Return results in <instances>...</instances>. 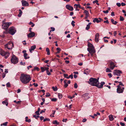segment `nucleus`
I'll use <instances>...</instances> for the list:
<instances>
[{
	"label": "nucleus",
	"mask_w": 126,
	"mask_h": 126,
	"mask_svg": "<svg viewBox=\"0 0 126 126\" xmlns=\"http://www.w3.org/2000/svg\"><path fill=\"white\" fill-rule=\"evenodd\" d=\"M99 78H98L97 79L95 78H91L89 79L88 81L89 83L93 86H95L99 88H102L103 85L105 84V82H101V83H99L98 81Z\"/></svg>",
	"instance_id": "obj_1"
},
{
	"label": "nucleus",
	"mask_w": 126,
	"mask_h": 126,
	"mask_svg": "<svg viewBox=\"0 0 126 126\" xmlns=\"http://www.w3.org/2000/svg\"><path fill=\"white\" fill-rule=\"evenodd\" d=\"M31 79L30 76L26 74H21L20 77V80L22 83L24 84L29 83L31 80Z\"/></svg>",
	"instance_id": "obj_2"
},
{
	"label": "nucleus",
	"mask_w": 126,
	"mask_h": 126,
	"mask_svg": "<svg viewBox=\"0 0 126 126\" xmlns=\"http://www.w3.org/2000/svg\"><path fill=\"white\" fill-rule=\"evenodd\" d=\"M88 48H87V50L92 56L95 52L94 47L92 44L89 42L88 43Z\"/></svg>",
	"instance_id": "obj_3"
},
{
	"label": "nucleus",
	"mask_w": 126,
	"mask_h": 126,
	"mask_svg": "<svg viewBox=\"0 0 126 126\" xmlns=\"http://www.w3.org/2000/svg\"><path fill=\"white\" fill-rule=\"evenodd\" d=\"M0 54L2 56H4L5 59H7L10 55L9 52L5 51L2 49L0 50Z\"/></svg>",
	"instance_id": "obj_4"
},
{
	"label": "nucleus",
	"mask_w": 126,
	"mask_h": 126,
	"mask_svg": "<svg viewBox=\"0 0 126 126\" xmlns=\"http://www.w3.org/2000/svg\"><path fill=\"white\" fill-rule=\"evenodd\" d=\"M14 47L13 43L11 41H9L7 44L4 45L5 48H7L9 49H11Z\"/></svg>",
	"instance_id": "obj_5"
},
{
	"label": "nucleus",
	"mask_w": 126,
	"mask_h": 126,
	"mask_svg": "<svg viewBox=\"0 0 126 126\" xmlns=\"http://www.w3.org/2000/svg\"><path fill=\"white\" fill-rule=\"evenodd\" d=\"M18 59L15 55H13L11 59V61L13 63L15 64L18 63Z\"/></svg>",
	"instance_id": "obj_6"
},
{
	"label": "nucleus",
	"mask_w": 126,
	"mask_h": 126,
	"mask_svg": "<svg viewBox=\"0 0 126 126\" xmlns=\"http://www.w3.org/2000/svg\"><path fill=\"white\" fill-rule=\"evenodd\" d=\"M16 32V30L14 27H12L9 28L8 32L11 35H14Z\"/></svg>",
	"instance_id": "obj_7"
},
{
	"label": "nucleus",
	"mask_w": 126,
	"mask_h": 126,
	"mask_svg": "<svg viewBox=\"0 0 126 126\" xmlns=\"http://www.w3.org/2000/svg\"><path fill=\"white\" fill-rule=\"evenodd\" d=\"M12 23L10 22L4 23L2 25V28L4 29H6Z\"/></svg>",
	"instance_id": "obj_8"
},
{
	"label": "nucleus",
	"mask_w": 126,
	"mask_h": 126,
	"mask_svg": "<svg viewBox=\"0 0 126 126\" xmlns=\"http://www.w3.org/2000/svg\"><path fill=\"white\" fill-rule=\"evenodd\" d=\"M113 73L114 75L120 76V74L122 73V72L121 70L116 69L113 71Z\"/></svg>",
	"instance_id": "obj_9"
},
{
	"label": "nucleus",
	"mask_w": 126,
	"mask_h": 126,
	"mask_svg": "<svg viewBox=\"0 0 126 126\" xmlns=\"http://www.w3.org/2000/svg\"><path fill=\"white\" fill-rule=\"evenodd\" d=\"M124 89V87H122L119 85H118L117 86V92L119 93H122Z\"/></svg>",
	"instance_id": "obj_10"
},
{
	"label": "nucleus",
	"mask_w": 126,
	"mask_h": 126,
	"mask_svg": "<svg viewBox=\"0 0 126 126\" xmlns=\"http://www.w3.org/2000/svg\"><path fill=\"white\" fill-rule=\"evenodd\" d=\"M89 94L88 93H86L83 94L82 96L81 97L85 100H86L89 99L90 97L88 96Z\"/></svg>",
	"instance_id": "obj_11"
},
{
	"label": "nucleus",
	"mask_w": 126,
	"mask_h": 126,
	"mask_svg": "<svg viewBox=\"0 0 126 126\" xmlns=\"http://www.w3.org/2000/svg\"><path fill=\"white\" fill-rule=\"evenodd\" d=\"M22 6H28L29 5V4L28 2L26 1L22 0L21 1Z\"/></svg>",
	"instance_id": "obj_12"
},
{
	"label": "nucleus",
	"mask_w": 126,
	"mask_h": 126,
	"mask_svg": "<svg viewBox=\"0 0 126 126\" xmlns=\"http://www.w3.org/2000/svg\"><path fill=\"white\" fill-rule=\"evenodd\" d=\"M74 6L75 7H75V8L76 9V10H77L78 11H79V9H77V8H78V7H79V8H81L83 10H85L84 8L83 7H81V6L79 4H75L74 5Z\"/></svg>",
	"instance_id": "obj_13"
},
{
	"label": "nucleus",
	"mask_w": 126,
	"mask_h": 126,
	"mask_svg": "<svg viewBox=\"0 0 126 126\" xmlns=\"http://www.w3.org/2000/svg\"><path fill=\"white\" fill-rule=\"evenodd\" d=\"M99 35L98 33H96L95 36V40L96 42L97 43L99 41Z\"/></svg>",
	"instance_id": "obj_14"
},
{
	"label": "nucleus",
	"mask_w": 126,
	"mask_h": 126,
	"mask_svg": "<svg viewBox=\"0 0 126 126\" xmlns=\"http://www.w3.org/2000/svg\"><path fill=\"white\" fill-rule=\"evenodd\" d=\"M66 8L70 11H72L73 10V7L69 4H67L66 6Z\"/></svg>",
	"instance_id": "obj_15"
},
{
	"label": "nucleus",
	"mask_w": 126,
	"mask_h": 126,
	"mask_svg": "<svg viewBox=\"0 0 126 126\" xmlns=\"http://www.w3.org/2000/svg\"><path fill=\"white\" fill-rule=\"evenodd\" d=\"M35 35V34L34 32H31L28 35V37L31 38L34 36Z\"/></svg>",
	"instance_id": "obj_16"
},
{
	"label": "nucleus",
	"mask_w": 126,
	"mask_h": 126,
	"mask_svg": "<svg viewBox=\"0 0 126 126\" xmlns=\"http://www.w3.org/2000/svg\"><path fill=\"white\" fill-rule=\"evenodd\" d=\"M36 48V46L35 45H34L32 46L30 49H29V51L30 52H32V51L33 50Z\"/></svg>",
	"instance_id": "obj_17"
},
{
	"label": "nucleus",
	"mask_w": 126,
	"mask_h": 126,
	"mask_svg": "<svg viewBox=\"0 0 126 126\" xmlns=\"http://www.w3.org/2000/svg\"><path fill=\"white\" fill-rule=\"evenodd\" d=\"M90 72V70L88 69L84 70V74L86 75L88 74Z\"/></svg>",
	"instance_id": "obj_18"
},
{
	"label": "nucleus",
	"mask_w": 126,
	"mask_h": 126,
	"mask_svg": "<svg viewBox=\"0 0 126 126\" xmlns=\"http://www.w3.org/2000/svg\"><path fill=\"white\" fill-rule=\"evenodd\" d=\"M110 69L113 70L115 67V65L112 62H110Z\"/></svg>",
	"instance_id": "obj_19"
},
{
	"label": "nucleus",
	"mask_w": 126,
	"mask_h": 126,
	"mask_svg": "<svg viewBox=\"0 0 126 126\" xmlns=\"http://www.w3.org/2000/svg\"><path fill=\"white\" fill-rule=\"evenodd\" d=\"M98 19V18H95L94 20H93V22L94 23H95V22H96L97 23H99L100 22V21H99Z\"/></svg>",
	"instance_id": "obj_20"
},
{
	"label": "nucleus",
	"mask_w": 126,
	"mask_h": 126,
	"mask_svg": "<svg viewBox=\"0 0 126 126\" xmlns=\"http://www.w3.org/2000/svg\"><path fill=\"white\" fill-rule=\"evenodd\" d=\"M67 80H65L64 81V86L65 88H66L68 85V84L67 83Z\"/></svg>",
	"instance_id": "obj_21"
},
{
	"label": "nucleus",
	"mask_w": 126,
	"mask_h": 126,
	"mask_svg": "<svg viewBox=\"0 0 126 126\" xmlns=\"http://www.w3.org/2000/svg\"><path fill=\"white\" fill-rule=\"evenodd\" d=\"M111 21L112 24L115 25H116L118 23L117 21H114V20L113 19H111Z\"/></svg>",
	"instance_id": "obj_22"
},
{
	"label": "nucleus",
	"mask_w": 126,
	"mask_h": 126,
	"mask_svg": "<svg viewBox=\"0 0 126 126\" xmlns=\"http://www.w3.org/2000/svg\"><path fill=\"white\" fill-rule=\"evenodd\" d=\"M24 56L25 59H28L29 58V57L27 53H25L24 55Z\"/></svg>",
	"instance_id": "obj_23"
},
{
	"label": "nucleus",
	"mask_w": 126,
	"mask_h": 126,
	"mask_svg": "<svg viewBox=\"0 0 126 126\" xmlns=\"http://www.w3.org/2000/svg\"><path fill=\"white\" fill-rule=\"evenodd\" d=\"M2 104L4 105H5L6 106H7L8 104V103L7 102V100H5V101H2Z\"/></svg>",
	"instance_id": "obj_24"
},
{
	"label": "nucleus",
	"mask_w": 126,
	"mask_h": 126,
	"mask_svg": "<svg viewBox=\"0 0 126 126\" xmlns=\"http://www.w3.org/2000/svg\"><path fill=\"white\" fill-rule=\"evenodd\" d=\"M109 117L110 121H112L113 120L114 118L113 115H110L109 116Z\"/></svg>",
	"instance_id": "obj_25"
},
{
	"label": "nucleus",
	"mask_w": 126,
	"mask_h": 126,
	"mask_svg": "<svg viewBox=\"0 0 126 126\" xmlns=\"http://www.w3.org/2000/svg\"><path fill=\"white\" fill-rule=\"evenodd\" d=\"M46 51L47 52V54L48 55H50V51L49 49L48 48H46Z\"/></svg>",
	"instance_id": "obj_26"
},
{
	"label": "nucleus",
	"mask_w": 126,
	"mask_h": 126,
	"mask_svg": "<svg viewBox=\"0 0 126 126\" xmlns=\"http://www.w3.org/2000/svg\"><path fill=\"white\" fill-rule=\"evenodd\" d=\"M84 13L85 14L86 16H89V14L87 11L85 10L84 11Z\"/></svg>",
	"instance_id": "obj_27"
},
{
	"label": "nucleus",
	"mask_w": 126,
	"mask_h": 126,
	"mask_svg": "<svg viewBox=\"0 0 126 126\" xmlns=\"http://www.w3.org/2000/svg\"><path fill=\"white\" fill-rule=\"evenodd\" d=\"M57 50H58V51L56 53V54L59 53L61 50L60 48L59 47H57Z\"/></svg>",
	"instance_id": "obj_28"
},
{
	"label": "nucleus",
	"mask_w": 126,
	"mask_h": 126,
	"mask_svg": "<svg viewBox=\"0 0 126 126\" xmlns=\"http://www.w3.org/2000/svg\"><path fill=\"white\" fill-rule=\"evenodd\" d=\"M19 14L18 15V16L19 17H20L21 16L22 12L20 9L19 10Z\"/></svg>",
	"instance_id": "obj_29"
},
{
	"label": "nucleus",
	"mask_w": 126,
	"mask_h": 126,
	"mask_svg": "<svg viewBox=\"0 0 126 126\" xmlns=\"http://www.w3.org/2000/svg\"><path fill=\"white\" fill-rule=\"evenodd\" d=\"M52 88L54 91H56L58 89L56 87H54L53 86L52 87Z\"/></svg>",
	"instance_id": "obj_30"
},
{
	"label": "nucleus",
	"mask_w": 126,
	"mask_h": 126,
	"mask_svg": "<svg viewBox=\"0 0 126 126\" xmlns=\"http://www.w3.org/2000/svg\"><path fill=\"white\" fill-rule=\"evenodd\" d=\"M29 25H31V27H33L35 25V24H34L32 22H30L29 24Z\"/></svg>",
	"instance_id": "obj_31"
},
{
	"label": "nucleus",
	"mask_w": 126,
	"mask_h": 126,
	"mask_svg": "<svg viewBox=\"0 0 126 126\" xmlns=\"http://www.w3.org/2000/svg\"><path fill=\"white\" fill-rule=\"evenodd\" d=\"M53 123L54 124H56L57 125L59 124V123L58 122L57 120L53 121Z\"/></svg>",
	"instance_id": "obj_32"
},
{
	"label": "nucleus",
	"mask_w": 126,
	"mask_h": 126,
	"mask_svg": "<svg viewBox=\"0 0 126 126\" xmlns=\"http://www.w3.org/2000/svg\"><path fill=\"white\" fill-rule=\"evenodd\" d=\"M71 78V79H72L73 78V75L72 74L70 75L69 77L66 78V79H68L69 78Z\"/></svg>",
	"instance_id": "obj_33"
},
{
	"label": "nucleus",
	"mask_w": 126,
	"mask_h": 126,
	"mask_svg": "<svg viewBox=\"0 0 126 126\" xmlns=\"http://www.w3.org/2000/svg\"><path fill=\"white\" fill-rule=\"evenodd\" d=\"M58 96L59 98L60 99L63 96L60 93H59L58 94Z\"/></svg>",
	"instance_id": "obj_34"
},
{
	"label": "nucleus",
	"mask_w": 126,
	"mask_h": 126,
	"mask_svg": "<svg viewBox=\"0 0 126 126\" xmlns=\"http://www.w3.org/2000/svg\"><path fill=\"white\" fill-rule=\"evenodd\" d=\"M50 121V120L49 118H46L45 119H44L43 120L44 122H45L46 121Z\"/></svg>",
	"instance_id": "obj_35"
},
{
	"label": "nucleus",
	"mask_w": 126,
	"mask_h": 126,
	"mask_svg": "<svg viewBox=\"0 0 126 126\" xmlns=\"http://www.w3.org/2000/svg\"><path fill=\"white\" fill-rule=\"evenodd\" d=\"M90 26L87 25L85 28L86 30H88L90 28Z\"/></svg>",
	"instance_id": "obj_36"
},
{
	"label": "nucleus",
	"mask_w": 126,
	"mask_h": 126,
	"mask_svg": "<svg viewBox=\"0 0 126 126\" xmlns=\"http://www.w3.org/2000/svg\"><path fill=\"white\" fill-rule=\"evenodd\" d=\"M124 17L121 16H120V21H123L124 20Z\"/></svg>",
	"instance_id": "obj_37"
},
{
	"label": "nucleus",
	"mask_w": 126,
	"mask_h": 126,
	"mask_svg": "<svg viewBox=\"0 0 126 126\" xmlns=\"http://www.w3.org/2000/svg\"><path fill=\"white\" fill-rule=\"evenodd\" d=\"M33 116L35 117V118L36 119H37L39 117V115L36 116V115H33Z\"/></svg>",
	"instance_id": "obj_38"
},
{
	"label": "nucleus",
	"mask_w": 126,
	"mask_h": 126,
	"mask_svg": "<svg viewBox=\"0 0 126 126\" xmlns=\"http://www.w3.org/2000/svg\"><path fill=\"white\" fill-rule=\"evenodd\" d=\"M111 72V70L109 68H107L106 69V72Z\"/></svg>",
	"instance_id": "obj_39"
},
{
	"label": "nucleus",
	"mask_w": 126,
	"mask_h": 126,
	"mask_svg": "<svg viewBox=\"0 0 126 126\" xmlns=\"http://www.w3.org/2000/svg\"><path fill=\"white\" fill-rule=\"evenodd\" d=\"M51 30H50V32H51L52 31H54L55 30V29L54 28H53L52 27H51Z\"/></svg>",
	"instance_id": "obj_40"
},
{
	"label": "nucleus",
	"mask_w": 126,
	"mask_h": 126,
	"mask_svg": "<svg viewBox=\"0 0 126 126\" xmlns=\"http://www.w3.org/2000/svg\"><path fill=\"white\" fill-rule=\"evenodd\" d=\"M46 73H47V74L48 75H51V73L49 72V71H48V70L46 71Z\"/></svg>",
	"instance_id": "obj_41"
},
{
	"label": "nucleus",
	"mask_w": 126,
	"mask_h": 126,
	"mask_svg": "<svg viewBox=\"0 0 126 126\" xmlns=\"http://www.w3.org/2000/svg\"><path fill=\"white\" fill-rule=\"evenodd\" d=\"M75 23V22L73 20L71 22V25L73 27H74L75 26V25L74 23Z\"/></svg>",
	"instance_id": "obj_42"
},
{
	"label": "nucleus",
	"mask_w": 126,
	"mask_h": 126,
	"mask_svg": "<svg viewBox=\"0 0 126 126\" xmlns=\"http://www.w3.org/2000/svg\"><path fill=\"white\" fill-rule=\"evenodd\" d=\"M6 86L7 87H10V85L9 82H8L6 84Z\"/></svg>",
	"instance_id": "obj_43"
},
{
	"label": "nucleus",
	"mask_w": 126,
	"mask_h": 126,
	"mask_svg": "<svg viewBox=\"0 0 126 126\" xmlns=\"http://www.w3.org/2000/svg\"><path fill=\"white\" fill-rule=\"evenodd\" d=\"M41 71L42 72H44L45 70L44 67H41Z\"/></svg>",
	"instance_id": "obj_44"
},
{
	"label": "nucleus",
	"mask_w": 126,
	"mask_h": 126,
	"mask_svg": "<svg viewBox=\"0 0 126 126\" xmlns=\"http://www.w3.org/2000/svg\"><path fill=\"white\" fill-rule=\"evenodd\" d=\"M103 12L104 13L107 14L108 13L109 11L108 10H107L106 11H103Z\"/></svg>",
	"instance_id": "obj_45"
},
{
	"label": "nucleus",
	"mask_w": 126,
	"mask_h": 126,
	"mask_svg": "<svg viewBox=\"0 0 126 126\" xmlns=\"http://www.w3.org/2000/svg\"><path fill=\"white\" fill-rule=\"evenodd\" d=\"M119 85L120 86V85H121V86H124V85L122 83V82H121V81L119 82Z\"/></svg>",
	"instance_id": "obj_46"
},
{
	"label": "nucleus",
	"mask_w": 126,
	"mask_h": 126,
	"mask_svg": "<svg viewBox=\"0 0 126 126\" xmlns=\"http://www.w3.org/2000/svg\"><path fill=\"white\" fill-rule=\"evenodd\" d=\"M74 87L75 88H77L78 87V85L77 83H75L74 84Z\"/></svg>",
	"instance_id": "obj_47"
},
{
	"label": "nucleus",
	"mask_w": 126,
	"mask_h": 126,
	"mask_svg": "<svg viewBox=\"0 0 126 126\" xmlns=\"http://www.w3.org/2000/svg\"><path fill=\"white\" fill-rule=\"evenodd\" d=\"M50 96V94L48 93H46V96L47 97L49 96Z\"/></svg>",
	"instance_id": "obj_48"
},
{
	"label": "nucleus",
	"mask_w": 126,
	"mask_h": 126,
	"mask_svg": "<svg viewBox=\"0 0 126 126\" xmlns=\"http://www.w3.org/2000/svg\"><path fill=\"white\" fill-rule=\"evenodd\" d=\"M57 99L56 98H53L52 99L51 101H56Z\"/></svg>",
	"instance_id": "obj_49"
},
{
	"label": "nucleus",
	"mask_w": 126,
	"mask_h": 126,
	"mask_svg": "<svg viewBox=\"0 0 126 126\" xmlns=\"http://www.w3.org/2000/svg\"><path fill=\"white\" fill-rule=\"evenodd\" d=\"M116 5L118 7H119L121 6V4L119 3H117L116 4Z\"/></svg>",
	"instance_id": "obj_50"
},
{
	"label": "nucleus",
	"mask_w": 126,
	"mask_h": 126,
	"mask_svg": "<svg viewBox=\"0 0 126 126\" xmlns=\"http://www.w3.org/2000/svg\"><path fill=\"white\" fill-rule=\"evenodd\" d=\"M120 124L122 126H125V124L124 123H122V122H121L120 123Z\"/></svg>",
	"instance_id": "obj_51"
},
{
	"label": "nucleus",
	"mask_w": 126,
	"mask_h": 126,
	"mask_svg": "<svg viewBox=\"0 0 126 126\" xmlns=\"http://www.w3.org/2000/svg\"><path fill=\"white\" fill-rule=\"evenodd\" d=\"M108 75L109 76V77L110 78L112 77L111 74V73H110L109 74H108Z\"/></svg>",
	"instance_id": "obj_52"
},
{
	"label": "nucleus",
	"mask_w": 126,
	"mask_h": 126,
	"mask_svg": "<svg viewBox=\"0 0 126 126\" xmlns=\"http://www.w3.org/2000/svg\"><path fill=\"white\" fill-rule=\"evenodd\" d=\"M75 97V96H74V95H73L72 96V97H71L70 96H68V98H69L70 99H72V98L74 97Z\"/></svg>",
	"instance_id": "obj_53"
},
{
	"label": "nucleus",
	"mask_w": 126,
	"mask_h": 126,
	"mask_svg": "<svg viewBox=\"0 0 126 126\" xmlns=\"http://www.w3.org/2000/svg\"><path fill=\"white\" fill-rule=\"evenodd\" d=\"M98 1L97 0H95L94 1H93V3L94 4L96 3H98Z\"/></svg>",
	"instance_id": "obj_54"
},
{
	"label": "nucleus",
	"mask_w": 126,
	"mask_h": 126,
	"mask_svg": "<svg viewBox=\"0 0 126 126\" xmlns=\"http://www.w3.org/2000/svg\"><path fill=\"white\" fill-rule=\"evenodd\" d=\"M64 77L66 78H67L68 77H67L68 76V75L66 74H64Z\"/></svg>",
	"instance_id": "obj_55"
},
{
	"label": "nucleus",
	"mask_w": 126,
	"mask_h": 126,
	"mask_svg": "<svg viewBox=\"0 0 126 126\" xmlns=\"http://www.w3.org/2000/svg\"><path fill=\"white\" fill-rule=\"evenodd\" d=\"M25 121L26 122H28L29 123L30 122H31V120L29 119L28 120H26Z\"/></svg>",
	"instance_id": "obj_56"
},
{
	"label": "nucleus",
	"mask_w": 126,
	"mask_h": 126,
	"mask_svg": "<svg viewBox=\"0 0 126 126\" xmlns=\"http://www.w3.org/2000/svg\"><path fill=\"white\" fill-rule=\"evenodd\" d=\"M6 74L5 73H3L2 74V77L3 78H4Z\"/></svg>",
	"instance_id": "obj_57"
},
{
	"label": "nucleus",
	"mask_w": 126,
	"mask_h": 126,
	"mask_svg": "<svg viewBox=\"0 0 126 126\" xmlns=\"http://www.w3.org/2000/svg\"><path fill=\"white\" fill-rule=\"evenodd\" d=\"M35 113L37 115H40L39 112L37 111H36Z\"/></svg>",
	"instance_id": "obj_58"
},
{
	"label": "nucleus",
	"mask_w": 126,
	"mask_h": 126,
	"mask_svg": "<svg viewBox=\"0 0 126 126\" xmlns=\"http://www.w3.org/2000/svg\"><path fill=\"white\" fill-rule=\"evenodd\" d=\"M8 123L7 122H6L3 124V125L4 126H6Z\"/></svg>",
	"instance_id": "obj_59"
},
{
	"label": "nucleus",
	"mask_w": 126,
	"mask_h": 126,
	"mask_svg": "<svg viewBox=\"0 0 126 126\" xmlns=\"http://www.w3.org/2000/svg\"><path fill=\"white\" fill-rule=\"evenodd\" d=\"M20 64L22 65H24L25 64V63H23L22 62H20Z\"/></svg>",
	"instance_id": "obj_60"
},
{
	"label": "nucleus",
	"mask_w": 126,
	"mask_h": 126,
	"mask_svg": "<svg viewBox=\"0 0 126 126\" xmlns=\"http://www.w3.org/2000/svg\"><path fill=\"white\" fill-rule=\"evenodd\" d=\"M104 23H107L108 24L109 23V22L108 20H107L106 21H104Z\"/></svg>",
	"instance_id": "obj_61"
},
{
	"label": "nucleus",
	"mask_w": 126,
	"mask_h": 126,
	"mask_svg": "<svg viewBox=\"0 0 126 126\" xmlns=\"http://www.w3.org/2000/svg\"><path fill=\"white\" fill-rule=\"evenodd\" d=\"M111 16H115L114 13L113 12H112L111 13Z\"/></svg>",
	"instance_id": "obj_62"
},
{
	"label": "nucleus",
	"mask_w": 126,
	"mask_h": 126,
	"mask_svg": "<svg viewBox=\"0 0 126 126\" xmlns=\"http://www.w3.org/2000/svg\"><path fill=\"white\" fill-rule=\"evenodd\" d=\"M121 5L123 6H125L126 5V3H124V2H122L121 4Z\"/></svg>",
	"instance_id": "obj_63"
},
{
	"label": "nucleus",
	"mask_w": 126,
	"mask_h": 126,
	"mask_svg": "<svg viewBox=\"0 0 126 126\" xmlns=\"http://www.w3.org/2000/svg\"><path fill=\"white\" fill-rule=\"evenodd\" d=\"M40 119L41 120H42L44 119V117L42 116H41L40 117Z\"/></svg>",
	"instance_id": "obj_64"
}]
</instances>
